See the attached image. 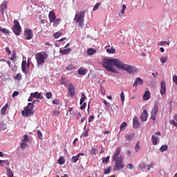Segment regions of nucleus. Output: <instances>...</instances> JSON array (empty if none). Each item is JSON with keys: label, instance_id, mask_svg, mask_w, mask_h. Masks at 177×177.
<instances>
[{"label": "nucleus", "instance_id": "1", "mask_svg": "<svg viewBox=\"0 0 177 177\" xmlns=\"http://www.w3.org/2000/svg\"><path fill=\"white\" fill-rule=\"evenodd\" d=\"M121 154V147H118L116 151L113 153L112 157L113 161H115V164L113 167L114 171H121L125 167V163H124V156Z\"/></svg>", "mask_w": 177, "mask_h": 177}, {"label": "nucleus", "instance_id": "2", "mask_svg": "<svg viewBox=\"0 0 177 177\" xmlns=\"http://www.w3.org/2000/svg\"><path fill=\"white\" fill-rule=\"evenodd\" d=\"M120 63L119 59H109V58H104L103 59V67L107 70V71H110L111 73H117L115 71V67H117L118 68V64Z\"/></svg>", "mask_w": 177, "mask_h": 177}, {"label": "nucleus", "instance_id": "3", "mask_svg": "<svg viewBox=\"0 0 177 177\" xmlns=\"http://www.w3.org/2000/svg\"><path fill=\"white\" fill-rule=\"evenodd\" d=\"M35 102H39V100H35L32 103H28L27 106L25 108V110L22 111V115L24 117H30L35 113L34 111V104H35Z\"/></svg>", "mask_w": 177, "mask_h": 177}, {"label": "nucleus", "instance_id": "4", "mask_svg": "<svg viewBox=\"0 0 177 177\" xmlns=\"http://www.w3.org/2000/svg\"><path fill=\"white\" fill-rule=\"evenodd\" d=\"M85 17V12H80L75 15L74 20L78 23L79 27L84 28V21Z\"/></svg>", "mask_w": 177, "mask_h": 177}, {"label": "nucleus", "instance_id": "5", "mask_svg": "<svg viewBox=\"0 0 177 177\" xmlns=\"http://www.w3.org/2000/svg\"><path fill=\"white\" fill-rule=\"evenodd\" d=\"M118 68H119L120 70H125V71L129 73V74H132L135 68L131 65L124 64V62L119 59V64L118 66Z\"/></svg>", "mask_w": 177, "mask_h": 177}, {"label": "nucleus", "instance_id": "6", "mask_svg": "<svg viewBox=\"0 0 177 177\" xmlns=\"http://www.w3.org/2000/svg\"><path fill=\"white\" fill-rule=\"evenodd\" d=\"M160 109V105L158 103H155L151 111V117L150 119L153 120V121H156V117L158 114V110Z\"/></svg>", "mask_w": 177, "mask_h": 177}, {"label": "nucleus", "instance_id": "7", "mask_svg": "<svg viewBox=\"0 0 177 177\" xmlns=\"http://www.w3.org/2000/svg\"><path fill=\"white\" fill-rule=\"evenodd\" d=\"M14 26L12 27V31L15 35H19L21 32V26L17 19L14 20Z\"/></svg>", "mask_w": 177, "mask_h": 177}, {"label": "nucleus", "instance_id": "8", "mask_svg": "<svg viewBox=\"0 0 177 177\" xmlns=\"http://www.w3.org/2000/svg\"><path fill=\"white\" fill-rule=\"evenodd\" d=\"M35 59L38 66H42L45 63L44 53H38L35 55Z\"/></svg>", "mask_w": 177, "mask_h": 177}, {"label": "nucleus", "instance_id": "9", "mask_svg": "<svg viewBox=\"0 0 177 177\" xmlns=\"http://www.w3.org/2000/svg\"><path fill=\"white\" fill-rule=\"evenodd\" d=\"M30 68V59H28V62L26 60L22 61L21 64V70L24 74H27L28 73V68Z\"/></svg>", "mask_w": 177, "mask_h": 177}, {"label": "nucleus", "instance_id": "10", "mask_svg": "<svg viewBox=\"0 0 177 177\" xmlns=\"http://www.w3.org/2000/svg\"><path fill=\"white\" fill-rule=\"evenodd\" d=\"M24 35L26 41H30V39H32V37H34V33L32 32V30L26 29L24 31Z\"/></svg>", "mask_w": 177, "mask_h": 177}, {"label": "nucleus", "instance_id": "11", "mask_svg": "<svg viewBox=\"0 0 177 177\" xmlns=\"http://www.w3.org/2000/svg\"><path fill=\"white\" fill-rule=\"evenodd\" d=\"M86 100V95H85V93H82V97L80 99V104H83L80 106V110H85L86 103L84 102H85Z\"/></svg>", "mask_w": 177, "mask_h": 177}, {"label": "nucleus", "instance_id": "12", "mask_svg": "<svg viewBox=\"0 0 177 177\" xmlns=\"http://www.w3.org/2000/svg\"><path fill=\"white\" fill-rule=\"evenodd\" d=\"M140 121L142 122H146L147 121V118H149V113L147 112V110L145 109L141 114L140 117Z\"/></svg>", "mask_w": 177, "mask_h": 177}, {"label": "nucleus", "instance_id": "13", "mask_svg": "<svg viewBox=\"0 0 177 177\" xmlns=\"http://www.w3.org/2000/svg\"><path fill=\"white\" fill-rule=\"evenodd\" d=\"M160 95H165V92H167V86L165 82L162 81L160 82Z\"/></svg>", "mask_w": 177, "mask_h": 177}, {"label": "nucleus", "instance_id": "14", "mask_svg": "<svg viewBox=\"0 0 177 177\" xmlns=\"http://www.w3.org/2000/svg\"><path fill=\"white\" fill-rule=\"evenodd\" d=\"M133 127L136 129H138V128L140 127V123H139V118H138L136 116H135L133 119Z\"/></svg>", "mask_w": 177, "mask_h": 177}, {"label": "nucleus", "instance_id": "15", "mask_svg": "<svg viewBox=\"0 0 177 177\" xmlns=\"http://www.w3.org/2000/svg\"><path fill=\"white\" fill-rule=\"evenodd\" d=\"M68 91L71 95V96H74L75 95V90L74 89V85L70 83L68 87Z\"/></svg>", "mask_w": 177, "mask_h": 177}, {"label": "nucleus", "instance_id": "16", "mask_svg": "<svg viewBox=\"0 0 177 177\" xmlns=\"http://www.w3.org/2000/svg\"><path fill=\"white\" fill-rule=\"evenodd\" d=\"M48 19L50 20V23H53L56 20V15H55L54 11H50L48 14Z\"/></svg>", "mask_w": 177, "mask_h": 177}, {"label": "nucleus", "instance_id": "17", "mask_svg": "<svg viewBox=\"0 0 177 177\" xmlns=\"http://www.w3.org/2000/svg\"><path fill=\"white\" fill-rule=\"evenodd\" d=\"M6 9H8L6 3H3L0 6V12L3 16L5 15V10H6Z\"/></svg>", "mask_w": 177, "mask_h": 177}, {"label": "nucleus", "instance_id": "18", "mask_svg": "<svg viewBox=\"0 0 177 177\" xmlns=\"http://www.w3.org/2000/svg\"><path fill=\"white\" fill-rule=\"evenodd\" d=\"M138 85H143V80L140 77H137L133 83V86H138Z\"/></svg>", "mask_w": 177, "mask_h": 177}, {"label": "nucleus", "instance_id": "19", "mask_svg": "<svg viewBox=\"0 0 177 177\" xmlns=\"http://www.w3.org/2000/svg\"><path fill=\"white\" fill-rule=\"evenodd\" d=\"M86 73H88V70L85 69L84 67H81L78 69V74H80V75H85Z\"/></svg>", "mask_w": 177, "mask_h": 177}, {"label": "nucleus", "instance_id": "20", "mask_svg": "<svg viewBox=\"0 0 177 177\" xmlns=\"http://www.w3.org/2000/svg\"><path fill=\"white\" fill-rule=\"evenodd\" d=\"M81 156H84V153H78L77 156H73V157L71 158V162H77V161H78V160H79L80 157H81Z\"/></svg>", "mask_w": 177, "mask_h": 177}, {"label": "nucleus", "instance_id": "21", "mask_svg": "<svg viewBox=\"0 0 177 177\" xmlns=\"http://www.w3.org/2000/svg\"><path fill=\"white\" fill-rule=\"evenodd\" d=\"M150 91L149 90L146 91L144 95H143V100H149L150 99Z\"/></svg>", "mask_w": 177, "mask_h": 177}, {"label": "nucleus", "instance_id": "22", "mask_svg": "<svg viewBox=\"0 0 177 177\" xmlns=\"http://www.w3.org/2000/svg\"><path fill=\"white\" fill-rule=\"evenodd\" d=\"M71 52V48H66L64 50H60L59 53H62V55H68Z\"/></svg>", "mask_w": 177, "mask_h": 177}, {"label": "nucleus", "instance_id": "23", "mask_svg": "<svg viewBox=\"0 0 177 177\" xmlns=\"http://www.w3.org/2000/svg\"><path fill=\"white\" fill-rule=\"evenodd\" d=\"M30 96H32V97H35V99H39L41 97V93L38 92L32 93H30Z\"/></svg>", "mask_w": 177, "mask_h": 177}, {"label": "nucleus", "instance_id": "24", "mask_svg": "<svg viewBox=\"0 0 177 177\" xmlns=\"http://www.w3.org/2000/svg\"><path fill=\"white\" fill-rule=\"evenodd\" d=\"M95 53H96V50L93 48H89L87 50V55H88V56H93V55H95Z\"/></svg>", "mask_w": 177, "mask_h": 177}, {"label": "nucleus", "instance_id": "25", "mask_svg": "<svg viewBox=\"0 0 177 177\" xmlns=\"http://www.w3.org/2000/svg\"><path fill=\"white\" fill-rule=\"evenodd\" d=\"M1 32H3V34H6V35H9V30L4 28H0Z\"/></svg>", "mask_w": 177, "mask_h": 177}, {"label": "nucleus", "instance_id": "26", "mask_svg": "<svg viewBox=\"0 0 177 177\" xmlns=\"http://www.w3.org/2000/svg\"><path fill=\"white\" fill-rule=\"evenodd\" d=\"M58 163L60 165H63L66 163V160H64V158H63L62 156H60L59 159L58 160Z\"/></svg>", "mask_w": 177, "mask_h": 177}, {"label": "nucleus", "instance_id": "27", "mask_svg": "<svg viewBox=\"0 0 177 177\" xmlns=\"http://www.w3.org/2000/svg\"><path fill=\"white\" fill-rule=\"evenodd\" d=\"M60 21H62V19H60V18L55 19L53 21V23H54L53 24V27H57V25L60 24Z\"/></svg>", "mask_w": 177, "mask_h": 177}, {"label": "nucleus", "instance_id": "28", "mask_svg": "<svg viewBox=\"0 0 177 177\" xmlns=\"http://www.w3.org/2000/svg\"><path fill=\"white\" fill-rule=\"evenodd\" d=\"M151 140H152L153 145H157V142H158V138L154 136H152Z\"/></svg>", "mask_w": 177, "mask_h": 177}, {"label": "nucleus", "instance_id": "29", "mask_svg": "<svg viewBox=\"0 0 177 177\" xmlns=\"http://www.w3.org/2000/svg\"><path fill=\"white\" fill-rule=\"evenodd\" d=\"M26 147H28V145H27V142L21 141V149H22V150H24Z\"/></svg>", "mask_w": 177, "mask_h": 177}, {"label": "nucleus", "instance_id": "30", "mask_svg": "<svg viewBox=\"0 0 177 177\" xmlns=\"http://www.w3.org/2000/svg\"><path fill=\"white\" fill-rule=\"evenodd\" d=\"M8 104L3 106V107L1 110V114L4 115L5 113H6V109H8Z\"/></svg>", "mask_w": 177, "mask_h": 177}, {"label": "nucleus", "instance_id": "31", "mask_svg": "<svg viewBox=\"0 0 177 177\" xmlns=\"http://www.w3.org/2000/svg\"><path fill=\"white\" fill-rule=\"evenodd\" d=\"M158 46H164V45H169V42L167 41H160L158 43Z\"/></svg>", "mask_w": 177, "mask_h": 177}, {"label": "nucleus", "instance_id": "32", "mask_svg": "<svg viewBox=\"0 0 177 177\" xmlns=\"http://www.w3.org/2000/svg\"><path fill=\"white\" fill-rule=\"evenodd\" d=\"M7 175L8 177H13V172H12V169L7 168Z\"/></svg>", "mask_w": 177, "mask_h": 177}, {"label": "nucleus", "instance_id": "33", "mask_svg": "<svg viewBox=\"0 0 177 177\" xmlns=\"http://www.w3.org/2000/svg\"><path fill=\"white\" fill-rule=\"evenodd\" d=\"M167 61H168V57H162L160 58V62L161 63H162V64L167 63Z\"/></svg>", "mask_w": 177, "mask_h": 177}, {"label": "nucleus", "instance_id": "34", "mask_svg": "<svg viewBox=\"0 0 177 177\" xmlns=\"http://www.w3.org/2000/svg\"><path fill=\"white\" fill-rule=\"evenodd\" d=\"M125 138L127 140H132V139H133V134H127Z\"/></svg>", "mask_w": 177, "mask_h": 177}, {"label": "nucleus", "instance_id": "35", "mask_svg": "<svg viewBox=\"0 0 177 177\" xmlns=\"http://www.w3.org/2000/svg\"><path fill=\"white\" fill-rule=\"evenodd\" d=\"M125 128H127V122H124L120 124V130L121 131H124Z\"/></svg>", "mask_w": 177, "mask_h": 177}, {"label": "nucleus", "instance_id": "36", "mask_svg": "<svg viewBox=\"0 0 177 177\" xmlns=\"http://www.w3.org/2000/svg\"><path fill=\"white\" fill-rule=\"evenodd\" d=\"M120 99L122 102V104H124V102H125V95L123 91L120 94Z\"/></svg>", "mask_w": 177, "mask_h": 177}, {"label": "nucleus", "instance_id": "37", "mask_svg": "<svg viewBox=\"0 0 177 177\" xmlns=\"http://www.w3.org/2000/svg\"><path fill=\"white\" fill-rule=\"evenodd\" d=\"M53 104H56L57 106H59L60 100L55 99L53 100Z\"/></svg>", "mask_w": 177, "mask_h": 177}, {"label": "nucleus", "instance_id": "38", "mask_svg": "<svg viewBox=\"0 0 177 177\" xmlns=\"http://www.w3.org/2000/svg\"><path fill=\"white\" fill-rule=\"evenodd\" d=\"M66 70L68 71H71V70H74V65L69 64L68 66H66Z\"/></svg>", "mask_w": 177, "mask_h": 177}, {"label": "nucleus", "instance_id": "39", "mask_svg": "<svg viewBox=\"0 0 177 177\" xmlns=\"http://www.w3.org/2000/svg\"><path fill=\"white\" fill-rule=\"evenodd\" d=\"M62 35H63V33L60 32H57L54 34L55 38H59V37H62Z\"/></svg>", "mask_w": 177, "mask_h": 177}, {"label": "nucleus", "instance_id": "40", "mask_svg": "<svg viewBox=\"0 0 177 177\" xmlns=\"http://www.w3.org/2000/svg\"><path fill=\"white\" fill-rule=\"evenodd\" d=\"M106 52L108 53H115V49L111 48H107Z\"/></svg>", "mask_w": 177, "mask_h": 177}, {"label": "nucleus", "instance_id": "41", "mask_svg": "<svg viewBox=\"0 0 177 177\" xmlns=\"http://www.w3.org/2000/svg\"><path fill=\"white\" fill-rule=\"evenodd\" d=\"M53 115H54V116L60 115V111H59V110L53 111Z\"/></svg>", "mask_w": 177, "mask_h": 177}, {"label": "nucleus", "instance_id": "42", "mask_svg": "<svg viewBox=\"0 0 177 177\" xmlns=\"http://www.w3.org/2000/svg\"><path fill=\"white\" fill-rule=\"evenodd\" d=\"M90 153L92 156H95L96 155V148L92 147Z\"/></svg>", "mask_w": 177, "mask_h": 177}, {"label": "nucleus", "instance_id": "43", "mask_svg": "<svg viewBox=\"0 0 177 177\" xmlns=\"http://www.w3.org/2000/svg\"><path fill=\"white\" fill-rule=\"evenodd\" d=\"M160 150L161 151H166V150H168V146L167 145H163L160 147Z\"/></svg>", "mask_w": 177, "mask_h": 177}, {"label": "nucleus", "instance_id": "44", "mask_svg": "<svg viewBox=\"0 0 177 177\" xmlns=\"http://www.w3.org/2000/svg\"><path fill=\"white\" fill-rule=\"evenodd\" d=\"M37 136H38L39 139L42 140V133L41 132V131L37 130Z\"/></svg>", "mask_w": 177, "mask_h": 177}, {"label": "nucleus", "instance_id": "45", "mask_svg": "<svg viewBox=\"0 0 177 177\" xmlns=\"http://www.w3.org/2000/svg\"><path fill=\"white\" fill-rule=\"evenodd\" d=\"M109 160H110V156L104 157L102 158V162L104 163L109 162Z\"/></svg>", "mask_w": 177, "mask_h": 177}, {"label": "nucleus", "instance_id": "46", "mask_svg": "<svg viewBox=\"0 0 177 177\" xmlns=\"http://www.w3.org/2000/svg\"><path fill=\"white\" fill-rule=\"evenodd\" d=\"M21 74L18 73L17 75L15 77V80H18V81H20L21 80Z\"/></svg>", "mask_w": 177, "mask_h": 177}, {"label": "nucleus", "instance_id": "47", "mask_svg": "<svg viewBox=\"0 0 177 177\" xmlns=\"http://www.w3.org/2000/svg\"><path fill=\"white\" fill-rule=\"evenodd\" d=\"M101 5V3H97L95 5V6H94V8H93V10H97V9H99V6Z\"/></svg>", "mask_w": 177, "mask_h": 177}, {"label": "nucleus", "instance_id": "48", "mask_svg": "<svg viewBox=\"0 0 177 177\" xmlns=\"http://www.w3.org/2000/svg\"><path fill=\"white\" fill-rule=\"evenodd\" d=\"M21 142H28V136L24 135Z\"/></svg>", "mask_w": 177, "mask_h": 177}, {"label": "nucleus", "instance_id": "49", "mask_svg": "<svg viewBox=\"0 0 177 177\" xmlns=\"http://www.w3.org/2000/svg\"><path fill=\"white\" fill-rule=\"evenodd\" d=\"M127 168H128V169H133V165L131 163H129L127 165Z\"/></svg>", "mask_w": 177, "mask_h": 177}, {"label": "nucleus", "instance_id": "50", "mask_svg": "<svg viewBox=\"0 0 177 177\" xmlns=\"http://www.w3.org/2000/svg\"><path fill=\"white\" fill-rule=\"evenodd\" d=\"M140 150V146H139V141L138 142V143L136 145V151L138 152Z\"/></svg>", "mask_w": 177, "mask_h": 177}, {"label": "nucleus", "instance_id": "51", "mask_svg": "<svg viewBox=\"0 0 177 177\" xmlns=\"http://www.w3.org/2000/svg\"><path fill=\"white\" fill-rule=\"evenodd\" d=\"M15 58H16V53L13 52L10 59V60H15Z\"/></svg>", "mask_w": 177, "mask_h": 177}, {"label": "nucleus", "instance_id": "52", "mask_svg": "<svg viewBox=\"0 0 177 177\" xmlns=\"http://www.w3.org/2000/svg\"><path fill=\"white\" fill-rule=\"evenodd\" d=\"M111 169L110 168L108 169H105L104 171V174H105V175H107V174H110Z\"/></svg>", "mask_w": 177, "mask_h": 177}, {"label": "nucleus", "instance_id": "53", "mask_svg": "<svg viewBox=\"0 0 177 177\" xmlns=\"http://www.w3.org/2000/svg\"><path fill=\"white\" fill-rule=\"evenodd\" d=\"M46 99H50V97H52V94H51V93H46Z\"/></svg>", "mask_w": 177, "mask_h": 177}, {"label": "nucleus", "instance_id": "54", "mask_svg": "<svg viewBox=\"0 0 177 177\" xmlns=\"http://www.w3.org/2000/svg\"><path fill=\"white\" fill-rule=\"evenodd\" d=\"M6 52H7L8 56L12 54V52L10 51V49H9V47L6 48Z\"/></svg>", "mask_w": 177, "mask_h": 177}, {"label": "nucleus", "instance_id": "55", "mask_svg": "<svg viewBox=\"0 0 177 177\" xmlns=\"http://www.w3.org/2000/svg\"><path fill=\"white\" fill-rule=\"evenodd\" d=\"M19 95V91H14L12 97H16V96Z\"/></svg>", "mask_w": 177, "mask_h": 177}, {"label": "nucleus", "instance_id": "56", "mask_svg": "<svg viewBox=\"0 0 177 177\" xmlns=\"http://www.w3.org/2000/svg\"><path fill=\"white\" fill-rule=\"evenodd\" d=\"M95 120V117L93 115H90L88 118V122H92Z\"/></svg>", "mask_w": 177, "mask_h": 177}, {"label": "nucleus", "instance_id": "57", "mask_svg": "<svg viewBox=\"0 0 177 177\" xmlns=\"http://www.w3.org/2000/svg\"><path fill=\"white\" fill-rule=\"evenodd\" d=\"M170 124H172V125H174L177 128V122H175V120H170Z\"/></svg>", "mask_w": 177, "mask_h": 177}, {"label": "nucleus", "instance_id": "58", "mask_svg": "<svg viewBox=\"0 0 177 177\" xmlns=\"http://www.w3.org/2000/svg\"><path fill=\"white\" fill-rule=\"evenodd\" d=\"M10 165V162L9 160H4V165H7V167H9Z\"/></svg>", "mask_w": 177, "mask_h": 177}, {"label": "nucleus", "instance_id": "59", "mask_svg": "<svg viewBox=\"0 0 177 177\" xmlns=\"http://www.w3.org/2000/svg\"><path fill=\"white\" fill-rule=\"evenodd\" d=\"M140 167L141 168H146V164L142 163L141 165H140Z\"/></svg>", "mask_w": 177, "mask_h": 177}, {"label": "nucleus", "instance_id": "60", "mask_svg": "<svg viewBox=\"0 0 177 177\" xmlns=\"http://www.w3.org/2000/svg\"><path fill=\"white\" fill-rule=\"evenodd\" d=\"M43 56L44 57V59H48V54H46V53L44 52V54H43Z\"/></svg>", "mask_w": 177, "mask_h": 177}, {"label": "nucleus", "instance_id": "61", "mask_svg": "<svg viewBox=\"0 0 177 177\" xmlns=\"http://www.w3.org/2000/svg\"><path fill=\"white\" fill-rule=\"evenodd\" d=\"M73 107H71L69 109L70 114H74V112H73Z\"/></svg>", "mask_w": 177, "mask_h": 177}, {"label": "nucleus", "instance_id": "62", "mask_svg": "<svg viewBox=\"0 0 177 177\" xmlns=\"http://www.w3.org/2000/svg\"><path fill=\"white\" fill-rule=\"evenodd\" d=\"M102 95H106V91L103 90V88H101Z\"/></svg>", "mask_w": 177, "mask_h": 177}, {"label": "nucleus", "instance_id": "63", "mask_svg": "<svg viewBox=\"0 0 177 177\" xmlns=\"http://www.w3.org/2000/svg\"><path fill=\"white\" fill-rule=\"evenodd\" d=\"M77 141H78V138H75V139L74 140V141L73 142L74 146H75V144L77 143Z\"/></svg>", "mask_w": 177, "mask_h": 177}, {"label": "nucleus", "instance_id": "64", "mask_svg": "<svg viewBox=\"0 0 177 177\" xmlns=\"http://www.w3.org/2000/svg\"><path fill=\"white\" fill-rule=\"evenodd\" d=\"M0 165H1V167H3V165H4V160H0Z\"/></svg>", "mask_w": 177, "mask_h": 177}]
</instances>
